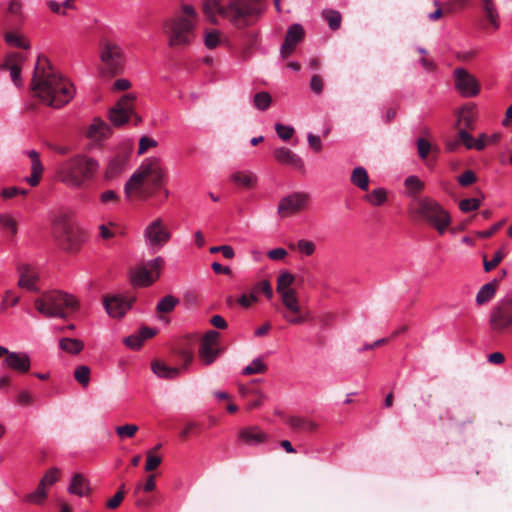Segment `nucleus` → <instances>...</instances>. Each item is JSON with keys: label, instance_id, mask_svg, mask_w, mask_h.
<instances>
[{"label": "nucleus", "instance_id": "obj_36", "mask_svg": "<svg viewBox=\"0 0 512 512\" xmlns=\"http://www.w3.org/2000/svg\"><path fill=\"white\" fill-rule=\"evenodd\" d=\"M484 14L492 26L493 30H497L500 26L499 15L493 0H482Z\"/></svg>", "mask_w": 512, "mask_h": 512}, {"label": "nucleus", "instance_id": "obj_25", "mask_svg": "<svg viewBox=\"0 0 512 512\" xmlns=\"http://www.w3.org/2000/svg\"><path fill=\"white\" fill-rule=\"evenodd\" d=\"M23 62V59L18 54H10L6 57L3 64H1L0 69L2 70H8L10 73V77L13 81V83L16 86L22 85V79H21V64Z\"/></svg>", "mask_w": 512, "mask_h": 512}, {"label": "nucleus", "instance_id": "obj_4", "mask_svg": "<svg viewBox=\"0 0 512 512\" xmlns=\"http://www.w3.org/2000/svg\"><path fill=\"white\" fill-rule=\"evenodd\" d=\"M182 15L173 17L166 22L169 27L168 45L172 48H184L190 45L195 37V27L198 21V13L194 6L183 4Z\"/></svg>", "mask_w": 512, "mask_h": 512}, {"label": "nucleus", "instance_id": "obj_59", "mask_svg": "<svg viewBox=\"0 0 512 512\" xmlns=\"http://www.w3.org/2000/svg\"><path fill=\"white\" fill-rule=\"evenodd\" d=\"M27 193H28V191L25 189H21L18 187H8V188L2 189L0 195L3 199L6 200V199H11L17 195L26 196Z\"/></svg>", "mask_w": 512, "mask_h": 512}, {"label": "nucleus", "instance_id": "obj_55", "mask_svg": "<svg viewBox=\"0 0 512 512\" xmlns=\"http://www.w3.org/2000/svg\"><path fill=\"white\" fill-rule=\"evenodd\" d=\"M28 157L31 159V172L43 173L44 167L40 161L39 153L35 150H30L27 152Z\"/></svg>", "mask_w": 512, "mask_h": 512}, {"label": "nucleus", "instance_id": "obj_40", "mask_svg": "<svg viewBox=\"0 0 512 512\" xmlns=\"http://www.w3.org/2000/svg\"><path fill=\"white\" fill-rule=\"evenodd\" d=\"M417 150L419 157L422 160H425L428 158V156L436 155L439 151L438 147L434 144H432L430 141H428L426 138L422 137L417 140Z\"/></svg>", "mask_w": 512, "mask_h": 512}, {"label": "nucleus", "instance_id": "obj_16", "mask_svg": "<svg viewBox=\"0 0 512 512\" xmlns=\"http://www.w3.org/2000/svg\"><path fill=\"white\" fill-rule=\"evenodd\" d=\"M163 266L164 260L161 257L146 262L135 271L133 275L134 283L141 286L151 285L159 278Z\"/></svg>", "mask_w": 512, "mask_h": 512}, {"label": "nucleus", "instance_id": "obj_18", "mask_svg": "<svg viewBox=\"0 0 512 512\" xmlns=\"http://www.w3.org/2000/svg\"><path fill=\"white\" fill-rule=\"evenodd\" d=\"M144 236L153 247H162L167 243L171 234L160 218L151 222L144 231Z\"/></svg>", "mask_w": 512, "mask_h": 512}, {"label": "nucleus", "instance_id": "obj_64", "mask_svg": "<svg viewBox=\"0 0 512 512\" xmlns=\"http://www.w3.org/2000/svg\"><path fill=\"white\" fill-rule=\"evenodd\" d=\"M310 90L315 94H321L323 91L324 83L319 75H313L310 79Z\"/></svg>", "mask_w": 512, "mask_h": 512}, {"label": "nucleus", "instance_id": "obj_6", "mask_svg": "<svg viewBox=\"0 0 512 512\" xmlns=\"http://www.w3.org/2000/svg\"><path fill=\"white\" fill-rule=\"evenodd\" d=\"M35 309L48 318H67L79 308L78 300L68 293L62 291H51L43 293L34 301Z\"/></svg>", "mask_w": 512, "mask_h": 512}, {"label": "nucleus", "instance_id": "obj_15", "mask_svg": "<svg viewBox=\"0 0 512 512\" xmlns=\"http://www.w3.org/2000/svg\"><path fill=\"white\" fill-rule=\"evenodd\" d=\"M453 75L455 89L462 97L471 98L479 94L480 85L478 80L466 69L456 68Z\"/></svg>", "mask_w": 512, "mask_h": 512}, {"label": "nucleus", "instance_id": "obj_33", "mask_svg": "<svg viewBox=\"0 0 512 512\" xmlns=\"http://www.w3.org/2000/svg\"><path fill=\"white\" fill-rule=\"evenodd\" d=\"M152 371L160 378L174 379L179 376L180 368L170 367L162 361L155 360L151 364Z\"/></svg>", "mask_w": 512, "mask_h": 512}, {"label": "nucleus", "instance_id": "obj_43", "mask_svg": "<svg viewBox=\"0 0 512 512\" xmlns=\"http://www.w3.org/2000/svg\"><path fill=\"white\" fill-rule=\"evenodd\" d=\"M365 199L373 206H381L387 200V192L384 188H377L367 194Z\"/></svg>", "mask_w": 512, "mask_h": 512}, {"label": "nucleus", "instance_id": "obj_54", "mask_svg": "<svg viewBox=\"0 0 512 512\" xmlns=\"http://www.w3.org/2000/svg\"><path fill=\"white\" fill-rule=\"evenodd\" d=\"M162 458L160 456H157L153 454V450H149L146 453V464H145V471L151 472L158 468V466L161 464Z\"/></svg>", "mask_w": 512, "mask_h": 512}, {"label": "nucleus", "instance_id": "obj_14", "mask_svg": "<svg viewBox=\"0 0 512 512\" xmlns=\"http://www.w3.org/2000/svg\"><path fill=\"white\" fill-rule=\"evenodd\" d=\"M219 339L220 334L215 330H209L201 338L198 355L203 365H211L220 355Z\"/></svg>", "mask_w": 512, "mask_h": 512}, {"label": "nucleus", "instance_id": "obj_24", "mask_svg": "<svg viewBox=\"0 0 512 512\" xmlns=\"http://www.w3.org/2000/svg\"><path fill=\"white\" fill-rule=\"evenodd\" d=\"M304 38V29L300 24L291 25L286 33L285 41L281 45L280 55L282 58H287L290 56L297 44L302 41Z\"/></svg>", "mask_w": 512, "mask_h": 512}, {"label": "nucleus", "instance_id": "obj_63", "mask_svg": "<svg viewBox=\"0 0 512 512\" xmlns=\"http://www.w3.org/2000/svg\"><path fill=\"white\" fill-rule=\"evenodd\" d=\"M99 199L102 204L118 203L119 196L113 190H106L100 194Z\"/></svg>", "mask_w": 512, "mask_h": 512}, {"label": "nucleus", "instance_id": "obj_27", "mask_svg": "<svg viewBox=\"0 0 512 512\" xmlns=\"http://www.w3.org/2000/svg\"><path fill=\"white\" fill-rule=\"evenodd\" d=\"M239 438L247 445H259L268 441L269 435L258 426H251L241 429Z\"/></svg>", "mask_w": 512, "mask_h": 512}, {"label": "nucleus", "instance_id": "obj_7", "mask_svg": "<svg viewBox=\"0 0 512 512\" xmlns=\"http://www.w3.org/2000/svg\"><path fill=\"white\" fill-rule=\"evenodd\" d=\"M261 14L258 0H229L220 16L238 29L251 26Z\"/></svg>", "mask_w": 512, "mask_h": 512}, {"label": "nucleus", "instance_id": "obj_17", "mask_svg": "<svg viewBox=\"0 0 512 512\" xmlns=\"http://www.w3.org/2000/svg\"><path fill=\"white\" fill-rule=\"evenodd\" d=\"M4 357L3 365L18 373H27L30 370V357L24 352H11L0 346V358Z\"/></svg>", "mask_w": 512, "mask_h": 512}, {"label": "nucleus", "instance_id": "obj_5", "mask_svg": "<svg viewBox=\"0 0 512 512\" xmlns=\"http://www.w3.org/2000/svg\"><path fill=\"white\" fill-rule=\"evenodd\" d=\"M294 281L295 276L290 272L280 273L277 278L276 291L284 306L281 311L282 317L290 324L299 325L307 320L308 312L304 311L300 305L297 291L291 288Z\"/></svg>", "mask_w": 512, "mask_h": 512}, {"label": "nucleus", "instance_id": "obj_3", "mask_svg": "<svg viewBox=\"0 0 512 512\" xmlns=\"http://www.w3.org/2000/svg\"><path fill=\"white\" fill-rule=\"evenodd\" d=\"M100 162L85 154H76L62 162L56 171L58 180L73 189H82L97 178Z\"/></svg>", "mask_w": 512, "mask_h": 512}, {"label": "nucleus", "instance_id": "obj_29", "mask_svg": "<svg viewBox=\"0 0 512 512\" xmlns=\"http://www.w3.org/2000/svg\"><path fill=\"white\" fill-rule=\"evenodd\" d=\"M478 115L477 107L474 104L463 106L457 113V125L459 128H470L476 121Z\"/></svg>", "mask_w": 512, "mask_h": 512}, {"label": "nucleus", "instance_id": "obj_51", "mask_svg": "<svg viewBox=\"0 0 512 512\" xmlns=\"http://www.w3.org/2000/svg\"><path fill=\"white\" fill-rule=\"evenodd\" d=\"M138 429V426L135 424H125L122 426H117L115 428V432L121 439L132 438L135 436Z\"/></svg>", "mask_w": 512, "mask_h": 512}, {"label": "nucleus", "instance_id": "obj_10", "mask_svg": "<svg viewBox=\"0 0 512 512\" xmlns=\"http://www.w3.org/2000/svg\"><path fill=\"white\" fill-rule=\"evenodd\" d=\"M499 139L500 135L497 133L493 134L491 137L482 133L476 139L468 133V130H459L454 139L447 140L446 149L450 152H455L460 145H464L467 149H476L481 151L488 143H496Z\"/></svg>", "mask_w": 512, "mask_h": 512}, {"label": "nucleus", "instance_id": "obj_9", "mask_svg": "<svg viewBox=\"0 0 512 512\" xmlns=\"http://www.w3.org/2000/svg\"><path fill=\"white\" fill-rule=\"evenodd\" d=\"M413 213L433 226L440 235L445 233L451 223L449 213L438 202L428 197L417 200Z\"/></svg>", "mask_w": 512, "mask_h": 512}, {"label": "nucleus", "instance_id": "obj_46", "mask_svg": "<svg viewBox=\"0 0 512 512\" xmlns=\"http://www.w3.org/2000/svg\"><path fill=\"white\" fill-rule=\"evenodd\" d=\"M47 497L46 487L38 484L36 490L25 496V501L32 504H42Z\"/></svg>", "mask_w": 512, "mask_h": 512}, {"label": "nucleus", "instance_id": "obj_52", "mask_svg": "<svg viewBox=\"0 0 512 512\" xmlns=\"http://www.w3.org/2000/svg\"><path fill=\"white\" fill-rule=\"evenodd\" d=\"M271 104V96L267 92H259L254 96V105L259 110L267 109Z\"/></svg>", "mask_w": 512, "mask_h": 512}, {"label": "nucleus", "instance_id": "obj_28", "mask_svg": "<svg viewBox=\"0 0 512 512\" xmlns=\"http://www.w3.org/2000/svg\"><path fill=\"white\" fill-rule=\"evenodd\" d=\"M275 159L284 165H290L296 169H303L304 163L302 159L288 148L281 147L274 151Z\"/></svg>", "mask_w": 512, "mask_h": 512}, {"label": "nucleus", "instance_id": "obj_22", "mask_svg": "<svg viewBox=\"0 0 512 512\" xmlns=\"http://www.w3.org/2000/svg\"><path fill=\"white\" fill-rule=\"evenodd\" d=\"M100 58L113 72H118L122 67V50L117 44L105 42L102 45Z\"/></svg>", "mask_w": 512, "mask_h": 512}, {"label": "nucleus", "instance_id": "obj_39", "mask_svg": "<svg viewBox=\"0 0 512 512\" xmlns=\"http://www.w3.org/2000/svg\"><path fill=\"white\" fill-rule=\"evenodd\" d=\"M110 130H87V138L90 140L89 149L99 148L110 137Z\"/></svg>", "mask_w": 512, "mask_h": 512}, {"label": "nucleus", "instance_id": "obj_56", "mask_svg": "<svg viewBox=\"0 0 512 512\" xmlns=\"http://www.w3.org/2000/svg\"><path fill=\"white\" fill-rule=\"evenodd\" d=\"M480 200L476 198H467L459 202V208L461 211L467 213L470 211L477 210L480 207Z\"/></svg>", "mask_w": 512, "mask_h": 512}, {"label": "nucleus", "instance_id": "obj_49", "mask_svg": "<svg viewBox=\"0 0 512 512\" xmlns=\"http://www.w3.org/2000/svg\"><path fill=\"white\" fill-rule=\"evenodd\" d=\"M5 41L10 46H15L23 49H28L30 47L29 43L23 39L20 35L14 32H7L5 34Z\"/></svg>", "mask_w": 512, "mask_h": 512}, {"label": "nucleus", "instance_id": "obj_42", "mask_svg": "<svg viewBox=\"0 0 512 512\" xmlns=\"http://www.w3.org/2000/svg\"><path fill=\"white\" fill-rule=\"evenodd\" d=\"M288 247L291 250H298L306 256H311L316 250L314 242L305 239L299 240L296 244L289 243Z\"/></svg>", "mask_w": 512, "mask_h": 512}, {"label": "nucleus", "instance_id": "obj_30", "mask_svg": "<svg viewBox=\"0 0 512 512\" xmlns=\"http://www.w3.org/2000/svg\"><path fill=\"white\" fill-rule=\"evenodd\" d=\"M68 491L71 494L83 497L91 493L89 480L81 473H76L71 479Z\"/></svg>", "mask_w": 512, "mask_h": 512}, {"label": "nucleus", "instance_id": "obj_57", "mask_svg": "<svg viewBox=\"0 0 512 512\" xmlns=\"http://www.w3.org/2000/svg\"><path fill=\"white\" fill-rule=\"evenodd\" d=\"M405 185L413 193H418L424 188V183L417 176L406 178Z\"/></svg>", "mask_w": 512, "mask_h": 512}, {"label": "nucleus", "instance_id": "obj_53", "mask_svg": "<svg viewBox=\"0 0 512 512\" xmlns=\"http://www.w3.org/2000/svg\"><path fill=\"white\" fill-rule=\"evenodd\" d=\"M59 475L60 470L58 468H51L45 473L40 483L48 488L58 481Z\"/></svg>", "mask_w": 512, "mask_h": 512}, {"label": "nucleus", "instance_id": "obj_37", "mask_svg": "<svg viewBox=\"0 0 512 512\" xmlns=\"http://www.w3.org/2000/svg\"><path fill=\"white\" fill-rule=\"evenodd\" d=\"M0 226L11 238H14L18 233V222L9 213H0Z\"/></svg>", "mask_w": 512, "mask_h": 512}, {"label": "nucleus", "instance_id": "obj_48", "mask_svg": "<svg viewBox=\"0 0 512 512\" xmlns=\"http://www.w3.org/2000/svg\"><path fill=\"white\" fill-rule=\"evenodd\" d=\"M505 253L502 250H498L495 252L493 258L491 260L487 259V256H483V267L485 272H490L494 268H496L500 262L504 259Z\"/></svg>", "mask_w": 512, "mask_h": 512}, {"label": "nucleus", "instance_id": "obj_31", "mask_svg": "<svg viewBox=\"0 0 512 512\" xmlns=\"http://www.w3.org/2000/svg\"><path fill=\"white\" fill-rule=\"evenodd\" d=\"M230 179L235 185L245 189L255 187L258 180L256 174L251 171H236L231 174Z\"/></svg>", "mask_w": 512, "mask_h": 512}, {"label": "nucleus", "instance_id": "obj_11", "mask_svg": "<svg viewBox=\"0 0 512 512\" xmlns=\"http://www.w3.org/2000/svg\"><path fill=\"white\" fill-rule=\"evenodd\" d=\"M133 97L129 94L124 95L114 107L110 109L109 119L115 126L125 124L138 126L142 123V119L133 112Z\"/></svg>", "mask_w": 512, "mask_h": 512}, {"label": "nucleus", "instance_id": "obj_44", "mask_svg": "<svg viewBox=\"0 0 512 512\" xmlns=\"http://www.w3.org/2000/svg\"><path fill=\"white\" fill-rule=\"evenodd\" d=\"M323 18L328 22L330 29L338 30L341 25V14L333 9H326L322 12Z\"/></svg>", "mask_w": 512, "mask_h": 512}, {"label": "nucleus", "instance_id": "obj_12", "mask_svg": "<svg viewBox=\"0 0 512 512\" xmlns=\"http://www.w3.org/2000/svg\"><path fill=\"white\" fill-rule=\"evenodd\" d=\"M490 326L497 333H503L512 328V299H503L492 308Z\"/></svg>", "mask_w": 512, "mask_h": 512}, {"label": "nucleus", "instance_id": "obj_32", "mask_svg": "<svg viewBox=\"0 0 512 512\" xmlns=\"http://www.w3.org/2000/svg\"><path fill=\"white\" fill-rule=\"evenodd\" d=\"M204 45L207 49H215L228 42L225 35L218 29H208L204 31Z\"/></svg>", "mask_w": 512, "mask_h": 512}, {"label": "nucleus", "instance_id": "obj_35", "mask_svg": "<svg viewBox=\"0 0 512 512\" xmlns=\"http://www.w3.org/2000/svg\"><path fill=\"white\" fill-rule=\"evenodd\" d=\"M350 181L363 191H368L369 175L364 167H356L352 170Z\"/></svg>", "mask_w": 512, "mask_h": 512}, {"label": "nucleus", "instance_id": "obj_38", "mask_svg": "<svg viewBox=\"0 0 512 512\" xmlns=\"http://www.w3.org/2000/svg\"><path fill=\"white\" fill-rule=\"evenodd\" d=\"M225 6L221 5L220 0H205L202 6L204 14L210 19L212 23H217V14L220 15V11Z\"/></svg>", "mask_w": 512, "mask_h": 512}, {"label": "nucleus", "instance_id": "obj_8", "mask_svg": "<svg viewBox=\"0 0 512 512\" xmlns=\"http://www.w3.org/2000/svg\"><path fill=\"white\" fill-rule=\"evenodd\" d=\"M52 234L58 245L67 252L79 249L83 240L82 231L71 221L67 214L57 215L52 224Z\"/></svg>", "mask_w": 512, "mask_h": 512}, {"label": "nucleus", "instance_id": "obj_45", "mask_svg": "<svg viewBox=\"0 0 512 512\" xmlns=\"http://www.w3.org/2000/svg\"><path fill=\"white\" fill-rule=\"evenodd\" d=\"M179 303V300L172 296V295H166L163 297L160 302L157 304V312L159 313H170L174 310V308Z\"/></svg>", "mask_w": 512, "mask_h": 512}, {"label": "nucleus", "instance_id": "obj_21", "mask_svg": "<svg viewBox=\"0 0 512 512\" xmlns=\"http://www.w3.org/2000/svg\"><path fill=\"white\" fill-rule=\"evenodd\" d=\"M134 300L131 296H107L104 298V306L111 317L117 318L122 317L131 308Z\"/></svg>", "mask_w": 512, "mask_h": 512}, {"label": "nucleus", "instance_id": "obj_61", "mask_svg": "<svg viewBox=\"0 0 512 512\" xmlns=\"http://www.w3.org/2000/svg\"><path fill=\"white\" fill-rule=\"evenodd\" d=\"M124 497L125 491L118 490L116 494L106 502V507L112 510L117 509L121 505Z\"/></svg>", "mask_w": 512, "mask_h": 512}, {"label": "nucleus", "instance_id": "obj_26", "mask_svg": "<svg viewBox=\"0 0 512 512\" xmlns=\"http://www.w3.org/2000/svg\"><path fill=\"white\" fill-rule=\"evenodd\" d=\"M285 422L291 429L297 432L312 433L319 427L318 423L313 419L297 415L286 416Z\"/></svg>", "mask_w": 512, "mask_h": 512}, {"label": "nucleus", "instance_id": "obj_13", "mask_svg": "<svg viewBox=\"0 0 512 512\" xmlns=\"http://www.w3.org/2000/svg\"><path fill=\"white\" fill-rule=\"evenodd\" d=\"M310 202L307 192H294L283 197L278 204L277 213L281 218L290 217L303 211Z\"/></svg>", "mask_w": 512, "mask_h": 512}, {"label": "nucleus", "instance_id": "obj_62", "mask_svg": "<svg viewBox=\"0 0 512 512\" xmlns=\"http://www.w3.org/2000/svg\"><path fill=\"white\" fill-rule=\"evenodd\" d=\"M239 393L243 397H250V396H259L260 398H265L264 394L257 389L254 386H239Z\"/></svg>", "mask_w": 512, "mask_h": 512}, {"label": "nucleus", "instance_id": "obj_1", "mask_svg": "<svg viewBox=\"0 0 512 512\" xmlns=\"http://www.w3.org/2000/svg\"><path fill=\"white\" fill-rule=\"evenodd\" d=\"M31 88L41 103L53 108L65 106L75 96L73 84L55 70L45 57H39L36 62Z\"/></svg>", "mask_w": 512, "mask_h": 512}, {"label": "nucleus", "instance_id": "obj_19", "mask_svg": "<svg viewBox=\"0 0 512 512\" xmlns=\"http://www.w3.org/2000/svg\"><path fill=\"white\" fill-rule=\"evenodd\" d=\"M263 294L268 299L273 297V289L269 280L264 279L255 283L250 293L242 294L237 302L243 308H249L252 304L259 301V294Z\"/></svg>", "mask_w": 512, "mask_h": 512}, {"label": "nucleus", "instance_id": "obj_23", "mask_svg": "<svg viewBox=\"0 0 512 512\" xmlns=\"http://www.w3.org/2000/svg\"><path fill=\"white\" fill-rule=\"evenodd\" d=\"M19 275L18 286L28 291L37 292L39 289V273L35 267L30 264L22 263L17 266Z\"/></svg>", "mask_w": 512, "mask_h": 512}, {"label": "nucleus", "instance_id": "obj_47", "mask_svg": "<svg viewBox=\"0 0 512 512\" xmlns=\"http://www.w3.org/2000/svg\"><path fill=\"white\" fill-rule=\"evenodd\" d=\"M74 378L81 386L87 387L90 382V368L86 365L76 367Z\"/></svg>", "mask_w": 512, "mask_h": 512}, {"label": "nucleus", "instance_id": "obj_41", "mask_svg": "<svg viewBox=\"0 0 512 512\" xmlns=\"http://www.w3.org/2000/svg\"><path fill=\"white\" fill-rule=\"evenodd\" d=\"M59 346L67 353L79 354L84 348V343L79 339L67 337L60 340Z\"/></svg>", "mask_w": 512, "mask_h": 512}, {"label": "nucleus", "instance_id": "obj_34", "mask_svg": "<svg viewBox=\"0 0 512 512\" xmlns=\"http://www.w3.org/2000/svg\"><path fill=\"white\" fill-rule=\"evenodd\" d=\"M499 283V279H494L491 282L484 284L476 295V303L478 305H483L489 302L495 296Z\"/></svg>", "mask_w": 512, "mask_h": 512}, {"label": "nucleus", "instance_id": "obj_58", "mask_svg": "<svg viewBox=\"0 0 512 512\" xmlns=\"http://www.w3.org/2000/svg\"><path fill=\"white\" fill-rule=\"evenodd\" d=\"M35 396L27 390H22L18 393L16 401L21 406H31L34 403Z\"/></svg>", "mask_w": 512, "mask_h": 512}, {"label": "nucleus", "instance_id": "obj_60", "mask_svg": "<svg viewBox=\"0 0 512 512\" xmlns=\"http://www.w3.org/2000/svg\"><path fill=\"white\" fill-rule=\"evenodd\" d=\"M476 180V174L472 170H467L458 177L459 184L464 187L472 185Z\"/></svg>", "mask_w": 512, "mask_h": 512}, {"label": "nucleus", "instance_id": "obj_20", "mask_svg": "<svg viewBox=\"0 0 512 512\" xmlns=\"http://www.w3.org/2000/svg\"><path fill=\"white\" fill-rule=\"evenodd\" d=\"M129 155L127 153H117L110 158L103 170V180L111 182L119 178L127 169Z\"/></svg>", "mask_w": 512, "mask_h": 512}, {"label": "nucleus", "instance_id": "obj_2", "mask_svg": "<svg viewBox=\"0 0 512 512\" xmlns=\"http://www.w3.org/2000/svg\"><path fill=\"white\" fill-rule=\"evenodd\" d=\"M166 170L157 157L143 160L136 171L124 185V193L128 200H147L161 196L160 201L169 197V190L164 187Z\"/></svg>", "mask_w": 512, "mask_h": 512}, {"label": "nucleus", "instance_id": "obj_50", "mask_svg": "<svg viewBox=\"0 0 512 512\" xmlns=\"http://www.w3.org/2000/svg\"><path fill=\"white\" fill-rule=\"evenodd\" d=\"M267 370V366L260 359H254L248 366L243 369V375H253L258 373H264Z\"/></svg>", "mask_w": 512, "mask_h": 512}]
</instances>
